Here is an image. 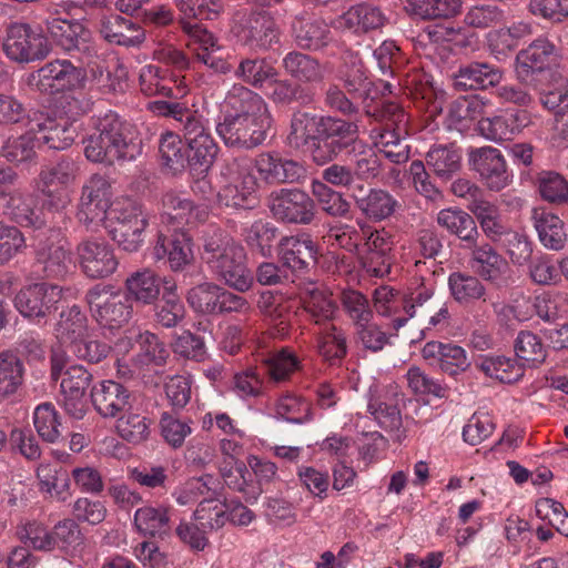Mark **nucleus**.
I'll return each instance as SVG.
<instances>
[{
  "mask_svg": "<svg viewBox=\"0 0 568 568\" xmlns=\"http://www.w3.org/2000/svg\"><path fill=\"white\" fill-rule=\"evenodd\" d=\"M41 490L50 493L59 500L70 497V478L65 470L52 469L49 465H41L37 470Z\"/></svg>",
  "mask_w": 568,
  "mask_h": 568,
  "instance_id": "052dcab7",
  "label": "nucleus"
},
{
  "mask_svg": "<svg viewBox=\"0 0 568 568\" xmlns=\"http://www.w3.org/2000/svg\"><path fill=\"white\" fill-rule=\"evenodd\" d=\"M437 223L464 241H471L477 235L474 219L457 207L444 209L437 214Z\"/></svg>",
  "mask_w": 568,
  "mask_h": 568,
  "instance_id": "de8ad7c7",
  "label": "nucleus"
},
{
  "mask_svg": "<svg viewBox=\"0 0 568 568\" xmlns=\"http://www.w3.org/2000/svg\"><path fill=\"white\" fill-rule=\"evenodd\" d=\"M359 211L372 221H383L389 217L396 209L397 201L387 191L372 189L367 194L358 196L353 194Z\"/></svg>",
  "mask_w": 568,
  "mask_h": 568,
  "instance_id": "473e14b6",
  "label": "nucleus"
},
{
  "mask_svg": "<svg viewBox=\"0 0 568 568\" xmlns=\"http://www.w3.org/2000/svg\"><path fill=\"white\" fill-rule=\"evenodd\" d=\"M6 213L23 226L40 227L43 224L41 213L32 207V199L24 197L19 192L8 193L3 200Z\"/></svg>",
  "mask_w": 568,
  "mask_h": 568,
  "instance_id": "09e8293b",
  "label": "nucleus"
},
{
  "mask_svg": "<svg viewBox=\"0 0 568 568\" xmlns=\"http://www.w3.org/2000/svg\"><path fill=\"white\" fill-rule=\"evenodd\" d=\"M293 30L297 43L307 49L323 48L332 39L328 26L316 18H297L293 24Z\"/></svg>",
  "mask_w": 568,
  "mask_h": 568,
  "instance_id": "c9c22d12",
  "label": "nucleus"
},
{
  "mask_svg": "<svg viewBox=\"0 0 568 568\" xmlns=\"http://www.w3.org/2000/svg\"><path fill=\"white\" fill-rule=\"evenodd\" d=\"M541 104L554 112L555 118L568 110V81L566 78L554 75V84L542 89L540 92Z\"/></svg>",
  "mask_w": 568,
  "mask_h": 568,
  "instance_id": "69168bd1",
  "label": "nucleus"
},
{
  "mask_svg": "<svg viewBox=\"0 0 568 568\" xmlns=\"http://www.w3.org/2000/svg\"><path fill=\"white\" fill-rule=\"evenodd\" d=\"M159 151L163 165L173 173L182 171L187 165L186 149L178 134L173 132L162 134Z\"/></svg>",
  "mask_w": 568,
  "mask_h": 568,
  "instance_id": "864d4df0",
  "label": "nucleus"
},
{
  "mask_svg": "<svg viewBox=\"0 0 568 568\" xmlns=\"http://www.w3.org/2000/svg\"><path fill=\"white\" fill-rule=\"evenodd\" d=\"M272 124L264 99L251 89L234 84L223 104V120L216 132L226 146L252 149L261 145Z\"/></svg>",
  "mask_w": 568,
  "mask_h": 568,
  "instance_id": "f03ea898",
  "label": "nucleus"
},
{
  "mask_svg": "<svg viewBox=\"0 0 568 568\" xmlns=\"http://www.w3.org/2000/svg\"><path fill=\"white\" fill-rule=\"evenodd\" d=\"M358 128L355 123L336 118L321 119V134L339 152L357 140Z\"/></svg>",
  "mask_w": 568,
  "mask_h": 568,
  "instance_id": "3c124183",
  "label": "nucleus"
},
{
  "mask_svg": "<svg viewBox=\"0 0 568 568\" xmlns=\"http://www.w3.org/2000/svg\"><path fill=\"white\" fill-rule=\"evenodd\" d=\"M422 356L429 365L453 377L470 367L466 351L452 342H427L422 348Z\"/></svg>",
  "mask_w": 568,
  "mask_h": 568,
  "instance_id": "a211bd4d",
  "label": "nucleus"
},
{
  "mask_svg": "<svg viewBox=\"0 0 568 568\" xmlns=\"http://www.w3.org/2000/svg\"><path fill=\"white\" fill-rule=\"evenodd\" d=\"M256 180L247 169L239 168L219 192V201L229 207H253L256 201Z\"/></svg>",
  "mask_w": 568,
  "mask_h": 568,
  "instance_id": "393cba45",
  "label": "nucleus"
},
{
  "mask_svg": "<svg viewBox=\"0 0 568 568\" xmlns=\"http://www.w3.org/2000/svg\"><path fill=\"white\" fill-rule=\"evenodd\" d=\"M221 489L222 484L217 477L204 474L200 477L190 478L176 493V501L184 506L200 497H203V499L216 498Z\"/></svg>",
  "mask_w": 568,
  "mask_h": 568,
  "instance_id": "a19ab883",
  "label": "nucleus"
},
{
  "mask_svg": "<svg viewBox=\"0 0 568 568\" xmlns=\"http://www.w3.org/2000/svg\"><path fill=\"white\" fill-rule=\"evenodd\" d=\"M183 30L187 33V48L195 58L219 73H227L231 65L221 58L214 55L219 45L214 36L197 23L182 21Z\"/></svg>",
  "mask_w": 568,
  "mask_h": 568,
  "instance_id": "412c9836",
  "label": "nucleus"
},
{
  "mask_svg": "<svg viewBox=\"0 0 568 568\" xmlns=\"http://www.w3.org/2000/svg\"><path fill=\"white\" fill-rule=\"evenodd\" d=\"M110 183L92 175L82 187L78 217L85 224L103 223L112 240L122 248L139 246L145 227L140 206L130 199L110 203Z\"/></svg>",
  "mask_w": 568,
  "mask_h": 568,
  "instance_id": "f257e3e1",
  "label": "nucleus"
},
{
  "mask_svg": "<svg viewBox=\"0 0 568 568\" xmlns=\"http://www.w3.org/2000/svg\"><path fill=\"white\" fill-rule=\"evenodd\" d=\"M189 151L187 164L192 168H199L205 172L215 161L219 148L212 139L204 121H191L186 126L184 135Z\"/></svg>",
  "mask_w": 568,
  "mask_h": 568,
  "instance_id": "aec40b11",
  "label": "nucleus"
},
{
  "mask_svg": "<svg viewBox=\"0 0 568 568\" xmlns=\"http://www.w3.org/2000/svg\"><path fill=\"white\" fill-rule=\"evenodd\" d=\"M408 387L415 395L434 396L444 398L447 396L448 387L439 379L426 374L418 366H410L406 373Z\"/></svg>",
  "mask_w": 568,
  "mask_h": 568,
  "instance_id": "6e6d98bb",
  "label": "nucleus"
},
{
  "mask_svg": "<svg viewBox=\"0 0 568 568\" xmlns=\"http://www.w3.org/2000/svg\"><path fill=\"white\" fill-rule=\"evenodd\" d=\"M70 352L81 361H85L88 363H100L111 352V346L104 342L99 339H93L87 335H83L69 345Z\"/></svg>",
  "mask_w": 568,
  "mask_h": 568,
  "instance_id": "774afa93",
  "label": "nucleus"
},
{
  "mask_svg": "<svg viewBox=\"0 0 568 568\" xmlns=\"http://www.w3.org/2000/svg\"><path fill=\"white\" fill-rule=\"evenodd\" d=\"M517 359L527 367H538L547 358V349L541 338L531 331H520L514 341Z\"/></svg>",
  "mask_w": 568,
  "mask_h": 568,
  "instance_id": "58836bf2",
  "label": "nucleus"
},
{
  "mask_svg": "<svg viewBox=\"0 0 568 568\" xmlns=\"http://www.w3.org/2000/svg\"><path fill=\"white\" fill-rule=\"evenodd\" d=\"M33 424L39 436L48 443H55L61 437L60 415L51 403H42L36 407Z\"/></svg>",
  "mask_w": 568,
  "mask_h": 568,
  "instance_id": "5fc2aeb1",
  "label": "nucleus"
},
{
  "mask_svg": "<svg viewBox=\"0 0 568 568\" xmlns=\"http://www.w3.org/2000/svg\"><path fill=\"white\" fill-rule=\"evenodd\" d=\"M85 301L92 317L103 327L118 328L131 318L130 298L112 285L92 286L85 294Z\"/></svg>",
  "mask_w": 568,
  "mask_h": 568,
  "instance_id": "423d86ee",
  "label": "nucleus"
},
{
  "mask_svg": "<svg viewBox=\"0 0 568 568\" xmlns=\"http://www.w3.org/2000/svg\"><path fill=\"white\" fill-rule=\"evenodd\" d=\"M452 295L459 303H469L485 295V286L475 277L464 273H453L448 278Z\"/></svg>",
  "mask_w": 568,
  "mask_h": 568,
  "instance_id": "680f3d73",
  "label": "nucleus"
},
{
  "mask_svg": "<svg viewBox=\"0 0 568 568\" xmlns=\"http://www.w3.org/2000/svg\"><path fill=\"white\" fill-rule=\"evenodd\" d=\"M125 286L136 302L151 304L160 295L161 281L153 272L144 270L128 277Z\"/></svg>",
  "mask_w": 568,
  "mask_h": 568,
  "instance_id": "49530a36",
  "label": "nucleus"
},
{
  "mask_svg": "<svg viewBox=\"0 0 568 568\" xmlns=\"http://www.w3.org/2000/svg\"><path fill=\"white\" fill-rule=\"evenodd\" d=\"M559 58L558 48L547 38L539 37L517 53L516 78L526 85L536 87L537 75L544 73Z\"/></svg>",
  "mask_w": 568,
  "mask_h": 568,
  "instance_id": "0eeeda50",
  "label": "nucleus"
},
{
  "mask_svg": "<svg viewBox=\"0 0 568 568\" xmlns=\"http://www.w3.org/2000/svg\"><path fill=\"white\" fill-rule=\"evenodd\" d=\"M426 162L438 178L449 179L460 169L462 152L453 144L434 145L426 154Z\"/></svg>",
  "mask_w": 568,
  "mask_h": 568,
  "instance_id": "4c0bfd02",
  "label": "nucleus"
},
{
  "mask_svg": "<svg viewBox=\"0 0 568 568\" xmlns=\"http://www.w3.org/2000/svg\"><path fill=\"white\" fill-rule=\"evenodd\" d=\"M246 244L252 248H272L278 244L281 248H313L310 235L298 233L278 237L277 229L271 222L256 221L244 231Z\"/></svg>",
  "mask_w": 568,
  "mask_h": 568,
  "instance_id": "6ab92c4d",
  "label": "nucleus"
},
{
  "mask_svg": "<svg viewBox=\"0 0 568 568\" xmlns=\"http://www.w3.org/2000/svg\"><path fill=\"white\" fill-rule=\"evenodd\" d=\"M87 316L82 313L78 305L64 310L60 314L58 323V332L64 342H69L82 337L87 333Z\"/></svg>",
  "mask_w": 568,
  "mask_h": 568,
  "instance_id": "0e129e2a",
  "label": "nucleus"
},
{
  "mask_svg": "<svg viewBox=\"0 0 568 568\" xmlns=\"http://www.w3.org/2000/svg\"><path fill=\"white\" fill-rule=\"evenodd\" d=\"M527 366L516 358L505 356H489L481 361L479 368L489 377L501 383H515L519 381Z\"/></svg>",
  "mask_w": 568,
  "mask_h": 568,
  "instance_id": "ea45409f",
  "label": "nucleus"
},
{
  "mask_svg": "<svg viewBox=\"0 0 568 568\" xmlns=\"http://www.w3.org/2000/svg\"><path fill=\"white\" fill-rule=\"evenodd\" d=\"M134 526L143 536L163 538L171 531L169 509L163 506L141 507L134 514Z\"/></svg>",
  "mask_w": 568,
  "mask_h": 568,
  "instance_id": "72a5a7b5",
  "label": "nucleus"
},
{
  "mask_svg": "<svg viewBox=\"0 0 568 568\" xmlns=\"http://www.w3.org/2000/svg\"><path fill=\"white\" fill-rule=\"evenodd\" d=\"M26 367L12 351L0 352V400L13 398L24 383Z\"/></svg>",
  "mask_w": 568,
  "mask_h": 568,
  "instance_id": "cd10ccee",
  "label": "nucleus"
},
{
  "mask_svg": "<svg viewBox=\"0 0 568 568\" xmlns=\"http://www.w3.org/2000/svg\"><path fill=\"white\" fill-rule=\"evenodd\" d=\"M39 145L33 121L29 122V129L23 134L10 135L1 146V154L8 161L22 163L31 160L36 154V148Z\"/></svg>",
  "mask_w": 568,
  "mask_h": 568,
  "instance_id": "e433bc0d",
  "label": "nucleus"
},
{
  "mask_svg": "<svg viewBox=\"0 0 568 568\" xmlns=\"http://www.w3.org/2000/svg\"><path fill=\"white\" fill-rule=\"evenodd\" d=\"M68 104V112L71 113V116L60 114L32 120L39 143L42 142L52 150H64L73 143L77 136V129L71 119L80 115L83 110L79 108V102L75 99H72Z\"/></svg>",
  "mask_w": 568,
  "mask_h": 568,
  "instance_id": "9d476101",
  "label": "nucleus"
},
{
  "mask_svg": "<svg viewBox=\"0 0 568 568\" xmlns=\"http://www.w3.org/2000/svg\"><path fill=\"white\" fill-rule=\"evenodd\" d=\"M536 187L540 197L548 203H568V181L558 172L541 171L538 173Z\"/></svg>",
  "mask_w": 568,
  "mask_h": 568,
  "instance_id": "8fccbe9b",
  "label": "nucleus"
},
{
  "mask_svg": "<svg viewBox=\"0 0 568 568\" xmlns=\"http://www.w3.org/2000/svg\"><path fill=\"white\" fill-rule=\"evenodd\" d=\"M312 192L322 210L327 214L343 216L348 212L349 203L341 193L332 190L325 183L314 181L312 183Z\"/></svg>",
  "mask_w": 568,
  "mask_h": 568,
  "instance_id": "338daca9",
  "label": "nucleus"
},
{
  "mask_svg": "<svg viewBox=\"0 0 568 568\" xmlns=\"http://www.w3.org/2000/svg\"><path fill=\"white\" fill-rule=\"evenodd\" d=\"M283 67L292 78L302 83L321 82L326 73V68L316 59L296 51L284 57Z\"/></svg>",
  "mask_w": 568,
  "mask_h": 568,
  "instance_id": "2f4dec72",
  "label": "nucleus"
},
{
  "mask_svg": "<svg viewBox=\"0 0 568 568\" xmlns=\"http://www.w3.org/2000/svg\"><path fill=\"white\" fill-rule=\"evenodd\" d=\"M222 286L204 282L192 287L186 295L189 305L196 313L216 315Z\"/></svg>",
  "mask_w": 568,
  "mask_h": 568,
  "instance_id": "603ef678",
  "label": "nucleus"
},
{
  "mask_svg": "<svg viewBox=\"0 0 568 568\" xmlns=\"http://www.w3.org/2000/svg\"><path fill=\"white\" fill-rule=\"evenodd\" d=\"M141 90L146 95H163L181 99L187 93L183 78L158 65H144L140 72Z\"/></svg>",
  "mask_w": 568,
  "mask_h": 568,
  "instance_id": "5701e85b",
  "label": "nucleus"
},
{
  "mask_svg": "<svg viewBox=\"0 0 568 568\" xmlns=\"http://www.w3.org/2000/svg\"><path fill=\"white\" fill-rule=\"evenodd\" d=\"M266 374L271 381L282 383L287 381L291 375L300 368V361L295 353L288 347H282L270 353L263 358Z\"/></svg>",
  "mask_w": 568,
  "mask_h": 568,
  "instance_id": "a18cd8bd",
  "label": "nucleus"
},
{
  "mask_svg": "<svg viewBox=\"0 0 568 568\" xmlns=\"http://www.w3.org/2000/svg\"><path fill=\"white\" fill-rule=\"evenodd\" d=\"M275 415L277 418L293 424H304L313 418L311 404L290 394L282 396L276 402Z\"/></svg>",
  "mask_w": 568,
  "mask_h": 568,
  "instance_id": "bf43d9fd",
  "label": "nucleus"
},
{
  "mask_svg": "<svg viewBox=\"0 0 568 568\" xmlns=\"http://www.w3.org/2000/svg\"><path fill=\"white\" fill-rule=\"evenodd\" d=\"M97 132L88 138L84 154L91 162L113 163L133 160L141 153V140L135 128L120 120L114 112H106L95 122Z\"/></svg>",
  "mask_w": 568,
  "mask_h": 568,
  "instance_id": "7ed1b4c3",
  "label": "nucleus"
},
{
  "mask_svg": "<svg viewBox=\"0 0 568 568\" xmlns=\"http://www.w3.org/2000/svg\"><path fill=\"white\" fill-rule=\"evenodd\" d=\"M272 215L290 223L307 224L314 216L313 200L300 189H281L268 197Z\"/></svg>",
  "mask_w": 568,
  "mask_h": 568,
  "instance_id": "f8f14e48",
  "label": "nucleus"
},
{
  "mask_svg": "<svg viewBox=\"0 0 568 568\" xmlns=\"http://www.w3.org/2000/svg\"><path fill=\"white\" fill-rule=\"evenodd\" d=\"M303 307L316 326L322 327L333 324L336 304L331 298V293L321 290L315 283H308L302 288Z\"/></svg>",
  "mask_w": 568,
  "mask_h": 568,
  "instance_id": "bb28decb",
  "label": "nucleus"
},
{
  "mask_svg": "<svg viewBox=\"0 0 568 568\" xmlns=\"http://www.w3.org/2000/svg\"><path fill=\"white\" fill-rule=\"evenodd\" d=\"M469 266L486 280H496L507 270V261L497 251H473Z\"/></svg>",
  "mask_w": 568,
  "mask_h": 568,
  "instance_id": "4d7b16f0",
  "label": "nucleus"
},
{
  "mask_svg": "<svg viewBox=\"0 0 568 568\" xmlns=\"http://www.w3.org/2000/svg\"><path fill=\"white\" fill-rule=\"evenodd\" d=\"M101 34L106 41L125 47L139 45L145 38L140 26L120 16L103 21Z\"/></svg>",
  "mask_w": 568,
  "mask_h": 568,
  "instance_id": "7c9ffc66",
  "label": "nucleus"
},
{
  "mask_svg": "<svg viewBox=\"0 0 568 568\" xmlns=\"http://www.w3.org/2000/svg\"><path fill=\"white\" fill-rule=\"evenodd\" d=\"M386 18L379 8L363 2L351 6L345 12L332 20L335 30L362 34L384 26Z\"/></svg>",
  "mask_w": 568,
  "mask_h": 568,
  "instance_id": "4be33fe9",
  "label": "nucleus"
},
{
  "mask_svg": "<svg viewBox=\"0 0 568 568\" xmlns=\"http://www.w3.org/2000/svg\"><path fill=\"white\" fill-rule=\"evenodd\" d=\"M80 266L89 278L101 280L116 271L119 260L113 251H82Z\"/></svg>",
  "mask_w": 568,
  "mask_h": 568,
  "instance_id": "79ce46f5",
  "label": "nucleus"
},
{
  "mask_svg": "<svg viewBox=\"0 0 568 568\" xmlns=\"http://www.w3.org/2000/svg\"><path fill=\"white\" fill-rule=\"evenodd\" d=\"M45 28L50 38L65 51L78 49L87 36L83 24L75 20L49 18Z\"/></svg>",
  "mask_w": 568,
  "mask_h": 568,
  "instance_id": "f704fd0d",
  "label": "nucleus"
},
{
  "mask_svg": "<svg viewBox=\"0 0 568 568\" xmlns=\"http://www.w3.org/2000/svg\"><path fill=\"white\" fill-rule=\"evenodd\" d=\"M531 123V114L527 110L507 109L478 120V130L485 139L498 143L513 140Z\"/></svg>",
  "mask_w": 568,
  "mask_h": 568,
  "instance_id": "2eb2a0df",
  "label": "nucleus"
},
{
  "mask_svg": "<svg viewBox=\"0 0 568 568\" xmlns=\"http://www.w3.org/2000/svg\"><path fill=\"white\" fill-rule=\"evenodd\" d=\"M82 80L81 70L68 60L51 61L32 74L36 88L48 94L71 90L80 85Z\"/></svg>",
  "mask_w": 568,
  "mask_h": 568,
  "instance_id": "dca6fc26",
  "label": "nucleus"
},
{
  "mask_svg": "<svg viewBox=\"0 0 568 568\" xmlns=\"http://www.w3.org/2000/svg\"><path fill=\"white\" fill-rule=\"evenodd\" d=\"M136 343L140 348L138 356L141 364L162 366L166 363L169 351L155 334L148 331L140 333Z\"/></svg>",
  "mask_w": 568,
  "mask_h": 568,
  "instance_id": "e2e57ef3",
  "label": "nucleus"
},
{
  "mask_svg": "<svg viewBox=\"0 0 568 568\" xmlns=\"http://www.w3.org/2000/svg\"><path fill=\"white\" fill-rule=\"evenodd\" d=\"M212 273L231 288L244 293L253 284V275L246 266L243 251H212L206 260Z\"/></svg>",
  "mask_w": 568,
  "mask_h": 568,
  "instance_id": "9b49d317",
  "label": "nucleus"
},
{
  "mask_svg": "<svg viewBox=\"0 0 568 568\" xmlns=\"http://www.w3.org/2000/svg\"><path fill=\"white\" fill-rule=\"evenodd\" d=\"M534 219L541 244L547 248H562L567 234L559 216L549 212H535Z\"/></svg>",
  "mask_w": 568,
  "mask_h": 568,
  "instance_id": "c03bdc74",
  "label": "nucleus"
},
{
  "mask_svg": "<svg viewBox=\"0 0 568 568\" xmlns=\"http://www.w3.org/2000/svg\"><path fill=\"white\" fill-rule=\"evenodd\" d=\"M78 172L77 163L71 160H62L41 172V192L47 197V205L50 209L58 211L70 203L69 186L75 181Z\"/></svg>",
  "mask_w": 568,
  "mask_h": 568,
  "instance_id": "4468645a",
  "label": "nucleus"
},
{
  "mask_svg": "<svg viewBox=\"0 0 568 568\" xmlns=\"http://www.w3.org/2000/svg\"><path fill=\"white\" fill-rule=\"evenodd\" d=\"M501 79L498 68L484 62H473L462 67L455 77V87L460 89H485L496 85Z\"/></svg>",
  "mask_w": 568,
  "mask_h": 568,
  "instance_id": "c756f323",
  "label": "nucleus"
},
{
  "mask_svg": "<svg viewBox=\"0 0 568 568\" xmlns=\"http://www.w3.org/2000/svg\"><path fill=\"white\" fill-rule=\"evenodd\" d=\"M318 354L331 365H337L347 355L345 332L334 324L318 327L315 333Z\"/></svg>",
  "mask_w": 568,
  "mask_h": 568,
  "instance_id": "c85d7f7f",
  "label": "nucleus"
},
{
  "mask_svg": "<svg viewBox=\"0 0 568 568\" xmlns=\"http://www.w3.org/2000/svg\"><path fill=\"white\" fill-rule=\"evenodd\" d=\"M92 382V374L82 365L70 366L61 381L62 405L74 419H82L87 412L85 392Z\"/></svg>",
  "mask_w": 568,
  "mask_h": 568,
  "instance_id": "f3484780",
  "label": "nucleus"
},
{
  "mask_svg": "<svg viewBox=\"0 0 568 568\" xmlns=\"http://www.w3.org/2000/svg\"><path fill=\"white\" fill-rule=\"evenodd\" d=\"M63 288L45 282L23 286L16 294L13 305L27 318H44L58 310L62 300Z\"/></svg>",
  "mask_w": 568,
  "mask_h": 568,
  "instance_id": "6e6552de",
  "label": "nucleus"
},
{
  "mask_svg": "<svg viewBox=\"0 0 568 568\" xmlns=\"http://www.w3.org/2000/svg\"><path fill=\"white\" fill-rule=\"evenodd\" d=\"M130 390L114 381H102L91 389L95 410L104 418H114L130 405Z\"/></svg>",
  "mask_w": 568,
  "mask_h": 568,
  "instance_id": "b1692460",
  "label": "nucleus"
},
{
  "mask_svg": "<svg viewBox=\"0 0 568 568\" xmlns=\"http://www.w3.org/2000/svg\"><path fill=\"white\" fill-rule=\"evenodd\" d=\"M278 28L266 11H252L235 29L237 41L251 50H267L278 41Z\"/></svg>",
  "mask_w": 568,
  "mask_h": 568,
  "instance_id": "ddd939ff",
  "label": "nucleus"
},
{
  "mask_svg": "<svg viewBox=\"0 0 568 568\" xmlns=\"http://www.w3.org/2000/svg\"><path fill=\"white\" fill-rule=\"evenodd\" d=\"M468 164L490 191H500L513 181V172L509 170L504 154L497 148L481 146L470 150Z\"/></svg>",
  "mask_w": 568,
  "mask_h": 568,
  "instance_id": "1a4fd4ad",
  "label": "nucleus"
},
{
  "mask_svg": "<svg viewBox=\"0 0 568 568\" xmlns=\"http://www.w3.org/2000/svg\"><path fill=\"white\" fill-rule=\"evenodd\" d=\"M381 118L393 129L372 131L376 149L394 163L406 162L409 158L408 145L403 140L408 134V115L398 103L385 102L381 110Z\"/></svg>",
  "mask_w": 568,
  "mask_h": 568,
  "instance_id": "39448f33",
  "label": "nucleus"
},
{
  "mask_svg": "<svg viewBox=\"0 0 568 568\" xmlns=\"http://www.w3.org/2000/svg\"><path fill=\"white\" fill-rule=\"evenodd\" d=\"M321 134V119L308 113L294 114L288 135L290 144L295 148L307 145Z\"/></svg>",
  "mask_w": 568,
  "mask_h": 568,
  "instance_id": "13d9d810",
  "label": "nucleus"
},
{
  "mask_svg": "<svg viewBox=\"0 0 568 568\" xmlns=\"http://www.w3.org/2000/svg\"><path fill=\"white\" fill-rule=\"evenodd\" d=\"M234 74L243 82L258 89L277 78L276 69L265 59L257 58L241 60Z\"/></svg>",
  "mask_w": 568,
  "mask_h": 568,
  "instance_id": "37998d69",
  "label": "nucleus"
},
{
  "mask_svg": "<svg viewBox=\"0 0 568 568\" xmlns=\"http://www.w3.org/2000/svg\"><path fill=\"white\" fill-rule=\"evenodd\" d=\"M255 168L267 183L294 182L304 174V168L297 162L271 153L260 154L255 160Z\"/></svg>",
  "mask_w": 568,
  "mask_h": 568,
  "instance_id": "a878e982",
  "label": "nucleus"
},
{
  "mask_svg": "<svg viewBox=\"0 0 568 568\" xmlns=\"http://www.w3.org/2000/svg\"><path fill=\"white\" fill-rule=\"evenodd\" d=\"M2 48L7 58L17 63L43 60L51 51L43 30L23 22H13L8 26Z\"/></svg>",
  "mask_w": 568,
  "mask_h": 568,
  "instance_id": "20e7f679",
  "label": "nucleus"
}]
</instances>
